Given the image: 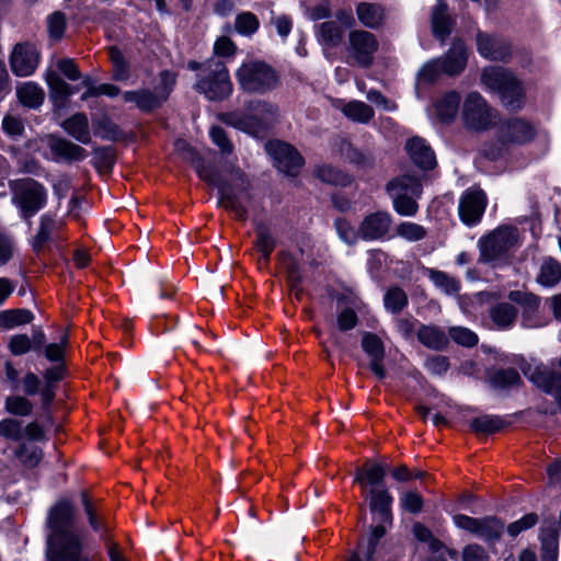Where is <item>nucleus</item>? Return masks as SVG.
<instances>
[{
  "label": "nucleus",
  "instance_id": "5",
  "mask_svg": "<svg viewBox=\"0 0 561 561\" xmlns=\"http://www.w3.org/2000/svg\"><path fill=\"white\" fill-rule=\"evenodd\" d=\"M520 244V233L516 227L499 226L478 240L479 262L492 265L504 262L511 251L519 248Z\"/></svg>",
  "mask_w": 561,
  "mask_h": 561
},
{
  "label": "nucleus",
  "instance_id": "57",
  "mask_svg": "<svg viewBox=\"0 0 561 561\" xmlns=\"http://www.w3.org/2000/svg\"><path fill=\"white\" fill-rule=\"evenodd\" d=\"M421 196H403L400 195L399 198H391L394 210L401 215L407 217L414 216L419 210L417 199Z\"/></svg>",
  "mask_w": 561,
  "mask_h": 561
},
{
  "label": "nucleus",
  "instance_id": "22",
  "mask_svg": "<svg viewBox=\"0 0 561 561\" xmlns=\"http://www.w3.org/2000/svg\"><path fill=\"white\" fill-rule=\"evenodd\" d=\"M467 57L465 43L460 39H455L446 55L439 58L444 65V73L456 76L462 72L467 65Z\"/></svg>",
  "mask_w": 561,
  "mask_h": 561
},
{
  "label": "nucleus",
  "instance_id": "59",
  "mask_svg": "<svg viewBox=\"0 0 561 561\" xmlns=\"http://www.w3.org/2000/svg\"><path fill=\"white\" fill-rule=\"evenodd\" d=\"M442 73H444V65L439 58L426 62L419 71V79L426 82H434Z\"/></svg>",
  "mask_w": 561,
  "mask_h": 561
},
{
  "label": "nucleus",
  "instance_id": "2",
  "mask_svg": "<svg viewBox=\"0 0 561 561\" xmlns=\"http://www.w3.org/2000/svg\"><path fill=\"white\" fill-rule=\"evenodd\" d=\"M205 181L218 190L219 206L233 213L239 220H247L248 204L252 198V186L244 171L238 167H232L229 169L227 176H224L213 168L210 179Z\"/></svg>",
  "mask_w": 561,
  "mask_h": 561
},
{
  "label": "nucleus",
  "instance_id": "44",
  "mask_svg": "<svg viewBox=\"0 0 561 561\" xmlns=\"http://www.w3.org/2000/svg\"><path fill=\"white\" fill-rule=\"evenodd\" d=\"M345 159L360 169H371L376 163L375 154L367 149H359L351 145L344 151Z\"/></svg>",
  "mask_w": 561,
  "mask_h": 561
},
{
  "label": "nucleus",
  "instance_id": "40",
  "mask_svg": "<svg viewBox=\"0 0 561 561\" xmlns=\"http://www.w3.org/2000/svg\"><path fill=\"white\" fill-rule=\"evenodd\" d=\"M342 113L351 121L359 124H368L374 118L371 106L362 101H351L342 108Z\"/></svg>",
  "mask_w": 561,
  "mask_h": 561
},
{
  "label": "nucleus",
  "instance_id": "12",
  "mask_svg": "<svg viewBox=\"0 0 561 561\" xmlns=\"http://www.w3.org/2000/svg\"><path fill=\"white\" fill-rule=\"evenodd\" d=\"M10 67L18 77H27L34 73L39 64V53L28 43H18L10 54Z\"/></svg>",
  "mask_w": 561,
  "mask_h": 561
},
{
  "label": "nucleus",
  "instance_id": "42",
  "mask_svg": "<svg viewBox=\"0 0 561 561\" xmlns=\"http://www.w3.org/2000/svg\"><path fill=\"white\" fill-rule=\"evenodd\" d=\"M34 316L27 309H10L0 312V328L12 329L14 327L31 323Z\"/></svg>",
  "mask_w": 561,
  "mask_h": 561
},
{
  "label": "nucleus",
  "instance_id": "62",
  "mask_svg": "<svg viewBox=\"0 0 561 561\" xmlns=\"http://www.w3.org/2000/svg\"><path fill=\"white\" fill-rule=\"evenodd\" d=\"M386 469V465L373 462L368 469H365L367 483L371 485V488L380 489L385 486Z\"/></svg>",
  "mask_w": 561,
  "mask_h": 561
},
{
  "label": "nucleus",
  "instance_id": "37",
  "mask_svg": "<svg viewBox=\"0 0 561 561\" xmlns=\"http://www.w3.org/2000/svg\"><path fill=\"white\" fill-rule=\"evenodd\" d=\"M536 279L545 287L556 286L561 280V264L552 257H546Z\"/></svg>",
  "mask_w": 561,
  "mask_h": 561
},
{
  "label": "nucleus",
  "instance_id": "3",
  "mask_svg": "<svg viewBox=\"0 0 561 561\" xmlns=\"http://www.w3.org/2000/svg\"><path fill=\"white\" fill-rule=\"evenodd\" d=\"M279 115L278 106L265 100H251L244 111L229 112L222 115L227 125L252 136L264 134Z\"/></svg>",
  "mask_w": 561,
  "mask_h": 561
},
{
  "label": "nucleus",
  "instance_id": "21",
  "mask_svg": "<svg viewBox=\"0 0 561 561\" xmlns=\"http://www.w3.org/2000/svg\"><path fill=\"white\" fill-rule=\"evenodd\" d=\"M405 149L411 160L423 170H431L436 164V159L431 147L420 137H413L405 144Z\"/></svg>",
  "mask_w": 561,
  "mask_h": 561
},
{
  "label": "nucleus",
  "instance_id": "64",
  "mask_svg": "<svg viewBox=\"0 0 561 561\" xmlns=\"http://www.w3.org/2000/svg\"><path fill=\"white\" fill-rule=\"evenodd\" d=\"M539 520L536 513H529L523 516L520 519L512 523L507 527V533L512 537L518 536L522 531L534 527Z\"/></svg>",
  "mask_w": 561,
  "mask_h": 561
},
{
  "label": "nucleus",
  "instance_id": "54",
  "mask_svg": "<svg viewBox=\"0 0 561 561\" xmlns=\"http://www.w3.org/2000/svg\"><path fill=\"white\" fill-rule=\"evenodd\" d=\"M0 436L14 442L21 440L23 438V422L12 417L1 420Z\"/></svg>",
  "mask_w": 561,
  "mask_h": 561
},
{
  "label": "nucleus",
  "instance_id": "48",
  "mask_svg": "<svg viewBox=\"0 0 561 561\" xmlns=\"http://www.w3.org/2000/svg\"><path fill=\"white\" fill-rule=\"evenodd\" d=\"M491 385L494 388L506 389L518 386L522 382L518 371L514 368L500 369L491 377Z\"/></svg>",
  "mask_w": 561,
  "mask_h": 561
},
{
  "label": "nucleus",
  "instance_id": "50",
  "mask_svg": "<svg viewBox=\"0 0 561 561\" xmlns=\"http://www.w3.org/2000/svg\"><path fill=\"white\" fill-rule=\"evenodd\" d=\"M431 280L440 288L445 294L453 295L458 293L460 285L459 282L442 271L431 270Z\"/></svg>",
  "mask_w": 561,
  "mask_h": 561
},
{
  "label": "nucleus",
  "instance_id": "52",
  "mask_svg": "<svg viewBox=\"0 0 561 561\" xmlns=\"http://www.w3.org/2000/svg\"><path fill=\"white\" fill-rule=\"evenodd\" d=\"M259 19L251 12L240 13L234 20L236 31L244 36L253 35L259 30Z\"/></svg>",
  "mask_w": 561,
  "mask_h": 561
},
{
  "label": "nucleus",
  "instance_id": "29",
  "mask_svg": "<svg viewBox=\"0 0 561 561\" xmlns=\"http://www.w3.org/2000/svg\"><path fill=\"white\" fill-rule=\"evenodd\" d=\"M508 299L523 308V321L527 327L535 325L533 317L538 311L540 298L533 293L512 290L508 294Z\"/></svg>",
  "mask_w": 561,
  "mask_h": 561
},
{
  "label": "nucleus",
  "instance_id": "16",
  "mask_svg": "<svg viewBox=\"0 0 561 561\" xmlns=\"http://www.w3.org/2000/svg\"><path fill=\"white\" fill-rule=\"evenodd\" d=\"M360 345L363 351L369 357V368L379 378L386 377V369L382 362L386 357V347L382 340L375 333L364 332L362 334Z\"/></svg>",
  "mask_w": 561,
  "mask_h": 561
},
{
  "label": "nucleus",
  "instance_id": "4",
  "mask_svg": "<svg viewBox=\"0 0 561 561\" xmlns=\"http://www.w3.org/2000/svg\"><path fill=\"white\" fill-rule=\"evenodd\" d=\"M240 90L247 94L264 95L278 88V71L264 60L252 59L241 64L236 70Z\"/></svg>",
  "mask_w": 561,
  "mask_h": 561
},
{
  "label": "nucleus",
  "instance_id": "27",
  "mask_svg": "<svg viewBox=\"0 0 561 561\" xmlns=\"http://www.w3.org/2000/svg\"><path fill=\"white\" fill-rule=\"evenodd\" d=\"M175 151L187 162H190L202 180L210 179L211 167L207 165L199 153L191 145L178 139L174 144Z\"/></svg>",
  "mask_w": 561,
  "mask_h": 561
},
{
  "label": "nucleus",
  "instance_id": "30",
  "mask_svg": "<svg viewBox=\"0 0 561 561\" xmlns=\"http://www.w3.org/2000/svg\"><path fill=\"white\" fill-rule=\"evenodd\" d=\"M461 96L457 91H449L442 95L435 103V112L438 119L443 123L453 122L459 111Z\"/></svg>",
  "mask_w": 561,
  "mask_h": 561
},
{
  "label": "nucleus",
  "instance_id": "43",
  "mask_svg": "<svg viewBox=\"0 0 561 561\" xmlns=\"http://www.w3.org/2000/svg\"><path fill=\"white\" fill-rule=\"evenodd\" d=\"M316 175L322 182L331 185L347 186L352 182V178L348 174L332 165L318 167L316 169Z\"/></svg>",
  "mask_w": 561,
  "mask_h": 561
},
{
  "label": "nucleus",
  "instance_id": "26",
  "mask_svg": "<svg viewBox=\"0 0 561 561\" xmlns=\"http://www.w3.org/2000/svg\"><path fill=\"white\" fill-rule=\"evenodd\" d=\"M356 15L362 25L371 30L379 28L386 19L382 5L371 2H359L356 5Z\"/></svg>",
  "mask_w": 561,
  "mask_h": 561
},
{
  "label": "nucleus",
  "instance_id": "55",
  "mask_svg": "<svg viewBox=\"0 0 561 561\" xmlns=\"http://www.w3.org/2000/svg\"><path fill=\"white\" fill-rule=\"evenodd\" d=\"M67 25L65 13L56 11L47 18L48 35L54 41H60L64 36Z\"/></svg>",
  "mask_w": 561,
  "mask_h": 561
},
{
  "label": "nucleus",
  "instance_id": "63",
  "mask_svg": "<svg viewBox=\"0 0 561 561\" xmlns=\"http://www.w3.org/2000/svg\"><path fill=\"white\" fill-rule=\"evenodd\" d=\"M400 505L411 514H419L423 507V499L415 491H407L400 497Z\"/></svg>",
  "mask_w": 561,
  "mask_h": 561
},
{
  "label": "nucleus",
  "instance_id": "49",
  "mask_svg": "<svg viewBox=\"0 0 561 561\" xmlns=\"http://www.w3.org/2000/svg\"><path fill=\"white\" fill-rule=\"evenodd\" d=\"M4 409L10 414L27 416L33 411V404L26 397L9 396L4 401Z\"/></svg>",
  "mask_w": 561,
  "mask_h": 561
},
{
  "label": "nucleus",
  "instance_id": "7",
  "mask_svg": "<svg viewBox=\"0 0 561 561\" xmlns=\"http://www.w3.org/2000/svg\"><path fill=\"white\" fill-rule=\"evenodd\" d=\"M194 89L209 101H222L232 93V82L226 64L218 58L204 62L202 72L197 73Z\"/></svg>",
  "mask_w": 561,
  "mask_h": 561
},
{
  "label": "nucleus",
  "instance_id": "53",
  "mask_svg": "<svg viewBox=\"0 0 561 561\" xmlns=\"http://www.w3.org/2000/svg\"><path fill=\"white\" fill-rule=\"evenodd\" d=\"M396 231L399 237L410 242L423 240L427 234L423 226L410 221L398 225Z\"/></svg>",
  "mask_w": 561,
  "mask_h": 561
},
{
  "label": "nucleus",
  "instance_id": "24",
  "mask_svg": "<svg viewBox=\"0 0 561 561\" xmlns=\"http://www.w3.org/2000/svg\"><path fill=\"white\" fill-rule=\"evenodd\" d=\"M516 77L512 71L500 66H489L482 70L481 82L488 89L500 93Z\"/></svg>",
  "mask_w": 561,
  "mask_h": 561
},
{
  "label": "nucleus",
  "instance_id": "47",
  "mask_svg": "<svg viewBox=\"0 0 561 561\" xmlns=\"http://www.w3.org/2000/svg\"><path fill=\"white\" fill-rule=\"evenodd\" d=\"M385 308L392 312L399 313L408 305V296L400 287H391L383 297Z\"/></svg>",
  "mask_w": 561,
  "mask_h": 561
},
{
  "label": "nucleus",
  "instance_id": "41",
  "mask_svg": "<svg viewBox=\"0 0 561 561\" xmlns=\"http://www.w3.org/2000/svg\"><path fill=\"white\" fill-rule=\"evenodd\" d=\"M490 317L500 329H508L516 320L517 310L508 302H501L491 309Z\"/></svg>",
  "mask_w": 561,
  "mask_h": 561
},
{
  "label": "nucleus",
  "instance_id": "8",
  "mask_svg": "<svg viewBox=\"0 0 561 561\" xmlns=\"http://www.w3.org/2000/svg\"><path fill=\"white\" fill-rule=\"evenodd\" d=\"M12 202L20 208L24 218H31L47 202V192L43 184L34 179H22L11 184Z\"/></svg>",
  "mask_w": 561,
  "mask_h": 561
},
{
  "label": "nucleus",
  "instance_id": "25",
  "mask_svg": "<svg viewBox=\"0 0 561 561\" xmlns=\"http://www.w3.org/2000/svg\"><path fill=\"white\" fill-rule=\"evenodd\" d=\"M455 21L448 13L445 2L437 3L432 11V30L434 36L442 43L449 36L454 27Z\"/></svg>",
  "mask_w": 561,
  "mask_h": 561
},
{
  "label": "nucleus",
  "instance_id": "31",
  "mask_svg": "<svg viewBox=\"0 0 561 561\" xmlns=\"http://www.w3.org/2000/svg\"><path fill=\"white\" fill-rule=\"evenodd\" d=\"M64 130L81 144L91 142L89 121L85 114L77 113L62 123Z\"/></svg>",
  "mask_w": 561,
  "mask_h": 561
},
{
  "label": "nucleus",
  "instance_id": "28",
  "mask_svg": "<svg viewBox=\"0 0 561 561\" xmlns=\"http://www.w3.org/2000/svg\"><path fill=\"white\" fill-rule=\"evenodd\" d=\"M255 241L254 248L261 253L262 259L267 262L276 248L277 240L271 227L264 221H254Z\"/></svg>",
  "mask_w": 561,
  "mask_h": 561
},
{
  "label": "nucleus",
  "instance_id": "9",
  "mask_svg": "<svg viewBox=\"0 0 561 561\" xmlns=\"http://www.w3.org/2000/svg\"><path fill=\"white\" fill-rule=\"evenodd\" d=\"M497 112L478 92L467 94L462 105V122L467 129L484 131L493 127Z\"/></svg>",
  "mask_w": 561,
  "mask_h": 561
},
{
  "label": "nucleus",
  "instance_id": "61",
  "mask_svg": "<svg viewBox=\"0 0 561 561\" xmlns=\"http://www.w3.org/2000/svg\"><path fill=\"white\" fill-rule=\"evenodd\" d=\"M8 347L14 356H21L33 351L31 337L27 334H15L10 337Z\"/></svg>",
  "mask_w": 561,
  "mask_h": 561
},
{
  "label": "nucleus",
  "instance_id": "1",
  "mask_svg": "<svg viewBox=\"0 0 561 561\" xmlns=\"http://www.w3.org/2000/svg\"><path fill=\"white\" fill-rule=\"evenodd\" d=\"M76 508L71 501H58L48 513L46 556L48 561H90L75 528Z\"/></svg>",
  "mask_w": 561,
  "mask_h": 561
},
{
  "label": "nucleus",
  "instance_id": "60",
  "mask_svg": "<svg viewBox=\"0 0 561 561\" xmlns=\"http://www.w3.org/2000/svg\"><path fill=\"white\" fill-rule=\"evenodd\" d=\"M449 336L457 343L466 347H472L478 343V336L471 330L463 327H453L449 329Z\"/></svg>",
  "mask_w": 561,
  "mask_h": 561
},
{
  "label": "nucleus",
  "instance_id": "34",
  "mask_svg": "<svg viewBox=\"0 0 561 561\" xmlns=\"http://www.w3.org/2000/svg\"><path fill=\"white\" fill-rule=\"evenodd\" d=\"M504 528V523L497 517L485 516L479 519L476 536L482 538L486 542H495L502 537Z\"/></svg>",
  "mask_w": 561,
  "mask_h": 561
},
{
  "label": "nucleus",
  "instance_id": "45",
  "mask_svg": "<svg viewBox=\"0 0 561 561\" xmlns=\"http://www.w3.org/2000/svg\"><path fill=\"white\" fill-rule=\"evenodd\" d=\"M57 227L58 222L53 217L43 215L39 219L37 233L34 237L33 249L37 252L41 251Z\"/></svg>",
  "mask_w": 561,
  "mask_h": 561
},
{
  "label": "nucleus",
  "instance_id": "14",
  "mask_svg": "<svg viewBox=\"0 0 561 561\" xmlns=\"http://www.w3.org/2000/svg\"><path fill=\"white\" fill-rule=\"evenodd\" d=\"M476 41L479 54L486 59L508 61L512 57V46L502 37L478 32Z\"/></svg>",
  "mask_w": 561,
  "mask_h": 561
},
{
  "label": "nucleus",
  "instance_id": "10",
  "mask_svg": "<svg viewBox=\"0 0 561 561\" xmlns=\"http://www.w3.org/2000/svg\"><path fill=\"white\" fill-rule=\"evenodd\" d=\"M378 48L379 42L375 34L365 30H354L348 33L347 53L359 67L369 68Z\"/></svg>",
  "mask_w": 561,
  "mask_h": 561
},
{
  "label": "nucleus",
  "instance_id": "35",
  "mask_svg": "<svg viewBox=\"0 0 561 561\" xmlns=\"http://www.w3.org/2000/svg\"><path fill=\"white\" fill-rule=\"evenodd\" d=\"M46 82L50 98L60 104L65 103L76 91L57 72L54 71L47 72Z\"/></svg>",
  "mask_w": 561,
  "mask_h": 561
},
{
  "label": "nucleus",
  "instance_id": "11",
  "mask_svg": "<svg viewBox=\"0 0 561 561\" xmlns=\"http://www.w3.org/2000/svg\"><path fill=\"white\" fill-rule=\"evenodd\" d=\"M266 152L274 159L276 168L290 176H296L304 165V158L289 144L271 140L265 144Z\"/></svg>",
  "mask_w": 561,
  "mask_h": 561
},
{
  "label": "nucleus",
  "instance_id": "13",
  "mask_svg": "<svg viewBox=\"0 0 561 561\" xmlns=\"http://www.w3.org/2000/svg\"><path fill=\"white\" fill-rule=\"evenodd\" d=\"M486 206V196L482 190L469 188L459 201V216L461 221L467 226L478 224L484 213Z\"/></svg>",
  "mask_w": 561,
  "mask_h": 561
},
{
  "label": "nucleus",
  "instance_id": "33",
  "mask_svg": "<svg viewBox=\"0 0 561 561\" xmlns=\"http://www.w3.org/2000/svg\"><path fill=\"white\" fill-rule=\"evenodd\" d=\"M499 95L503 106L508 111H519L525 104V90L517 78L507 84Z\"/></svg>",
  "mask_w": 561,
  "mask_h": 561
},
{
  "label": "nucleus",
  "instance_id": "38",
  "mask_svg": "<svg viewBox=\"0 0 561 561\" xmlns=\"http://www.w3.org/2000/svg\"><path fill=\"white\" fill-rule=\"evenodd\" d=\"M506 421L497 415H482L470 423V430L478 435H491L506 426Z\"/></svg>",
  "mask_w": 561,
  "mask_h": 561
},
{
  "label": "nucleus",
  "instance_id": "36",
  "mask_svg": "<svg viewBox=\"0 0 561 561\" xmlns=\"http://www.w3.org/2000/svg\"><path fill=\"white\" fill-rule=\"evenodd\" d=\"M16 96L24 106L37 108L43 104L45 93L36 83L24 82L16 88Z\"/></svg>",
  "mask_w": 561,
  "mask_h": 561
},
{
  "label": "nucleus",
  "instance_id": "15",
  "mask_svg": "<svg viewBox=\"0 0 561 561\" xmlns=\"http://www.w3.org/2000/svg\"><path fill=\"white\" fill-rule=\"evenodd\" d=\"M391 215L378 210L366 215L358 226V233L362 240L375 241L385 238L391 227Z\"/></svg>",
  "mask_w": 561,
  "mask_h": 561
},
{
  "label": "nucleus",
  "instance_id": "32",
  "mask_svg": "<svg viewBox=\"0 0 561 561\" xmlns=\"http://www.w3.org/2000/svg\"><path fill=\"white\" fill-rule=\"evenodd\" d=\"M43 378L45 385L39 393L43 410L46 411L55 399V385L64 378V366L61 364H57L56 366L48 368L44 373Z\"/></svg>",
  "mask_w": 561,
  "mask_h": 561
},
{
  "label": "nucleus",
  "instance_id": "46",
  "mask_svg": "<svg viewBox=\"0 0 561 561\" xmlns=\"http://www.w3.org/2000/svg\"><path fill=\"white\" fill-rule=\"evenodd\" d=\"M94 134L102 139L117 140L122 137L119 127L107 116H102L93 123Z\"/></svg>",
  "mask_w": 561,
  "mask_h": 561
},
{
  "label": "nucleus",
  "instance_id": "17",
  "mask_svg": "<svg viewBox=\"0 0 561 561\" xmlns=\"http://www.w3.org/2000/svg\"><path fill=\"white\" fill-rule=\"evenodd\" d=\"M47 146L56 161H81L87 157L84 148L65 138L50 136Z\"/></svg>",
  "mask_w": 561,
  "mask_h": 561
},
{
  "label": "nucleus",
  "instance_id": "20",
  "mask_svg": "<svg viewBox=\"0 0 561 561\" xmlns=\"http://www.w3.org/2000/svg\"><path fill=\"white\" fill-rule=\"evenodd\" d=\"M386 191L390 198L403 196H421L423 186L419 178L411 174L398 175L386 185Z\"/></svg>",
  "mask_w": 561,
  "mask_h": 561
},
{
  "label": "nucleus",
  "instance_id": "56",
  "mask_svg": "<svg viewBox=\"0 0 561 561\" xmlns=\"http://www.w3.org/2000/svg\"><path fill=\"white\" fill-rule=\"evenodd\" d=\"M334 227L339 238L346 244L353 245L360 239L358 229L356 230L352 224L344 218H336Z\"/></svg>",
  "mask_w": 561,
  "mask_h": 561
},
{
  "label": "nucleus",
  "instance_id": "58",
  "mask_svg": "<svg viewBox=\"0 0 561 561\" xmlns=\"http://www.w3.org/2000/svg\"><path fill=\"white\" fill-rule=\"evenodd\" d=\"M209 135L213 142L220 149L221 154L229 156L233 152V145L222 127L213 126Z\"/></svg>",
  "mask_w": 561,
  "mask_h": 561
},
{
  "label": "nucleus",
  "instance_id": "19",
  "mask_svg": "<svg viewBox=\"0 0 561 561\" xmlns=\"http://www.w3.org/2000/svg\"><path fill=\"white\" fill-rule=\"evenodd\" d=\"M392 502L393 497L386 486L369 490V510L371 513L378 514L380 523L392 524Z\"/></svg>",
  "mask_w": 561,
  "mask_h": 561
},
{
  "label": "nucleus",
  "instance_id": "6",
  "mask_svg": "<svg viewBox=\"0 0 561 561\" xmlns=\"http://www.w3.org/2000/svg\"><path fill=\"white\" fill-rule=\"evenodd\" d=\"M496 139L501 146L484 144L481 154L490 160H496L502 154V147L524 145L536 137V127L525 118L512 117L502 121L496 127Z\"/></svg>",
  "mask_w": 561,
  "mask_h": 561
},
{
  "label": "nucleus",
  "instance_id": "51",
  "mask_svg": "<svg viewBox=\"0 0 561 561\" xmlns=\"http://www.w3.org/2000/svg\"><path fill=\"white\" fill-rule=\"evenodd\" d=\"M19 460L28 468L36 467L43 459V450L37 446L22 444L15 451Z\"/></svg>",
  "mask_w": 561,
  "mask_h": 561
},
{
  "label": "nucleus",
  "instance_id": "23",
  "mask_svg": "<svg viewBox=\"0 0 561 561\" xmlns=\"http://www.w3.org/2000/svg\"><path fill=\"white\" fill-rule=\"evenodd\" d=\"M419 342L433 351H443L449 344V336L438 325L422 324L416 331Z\"/></svg>",
  "mask_w": 561,
  "mask_h": 561
},
{
  "label": "nucleus",
  "instance_id": "39",
  "mask_svg": "<svg viewBox=\"0 0 561 561\" xmlns=\"http://www.w3.org/2000/svg\"><path fill=\"white\" fill-rule=\"evenodd\" d=\"M318 39L325 47H336L343 41L342 27L335 21H327L318 27Z\"/></svg>",
  "mask_w": 561,
  "mask_h": 561
},
{
  "label": "nucleus",
  "instance_id": "18",
  "mask_svg": "<svg viewBox=\"0 0 561 561\" xmlns=\"http://www.w3.org/2000/svg\"><path fill=\"white\" fill-rule=\"evenodd\" d=\"M124 101L135 103L136 106L144 111L150 112L160 107L168 99V92H157L154 89H140L137 91H127L123 94Z\"/></svg>",
  "mask_w": 561,
  "mask_h": 561
}]
</instances>
